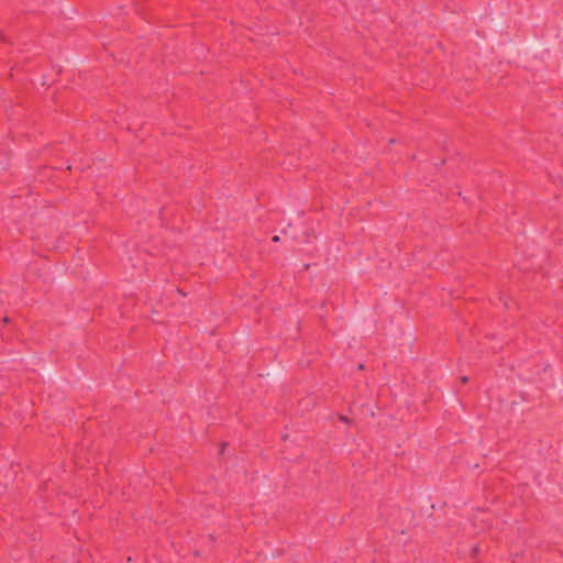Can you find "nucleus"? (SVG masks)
<instances>
[{
    "instance_id": "2",
    "label": "nucleus",
    "mask_w": 563,
    "mask_h": 563,
    "mask_svg": "<svg viewBox=\"0 0 563 563\" xmlns=\"http://www.w3.org/2000/svg\"><path fill=\"white\" fill-rule=\"evenodd\" d=\"M273 241H274V242L279 241V236L275 235V236L273 238Z\"/></svg>"
},
{
    "instance_id": "1",
    "label": "nucleus",
    "mask_w": 563,
    "mask_h": 563,
    "mask_svg": "<svg viewBox=\"0 0 563 563\" xmlns=\"http://www.w3.org/2000/svg\"><path fill=\"white\" fill-rule=\"evenodd\" d=\"M340 419H341L342 421H344V422H347V419H346V417H344V416H341V417H340Z\"/></svg>"
},
{
    "instance_id": "3",
    "label": "nucleus",
    "mask_w": 563,
    "mask_h": 563,
    "mask_svg": "<svg viewBox=\"0 0 563 563\" xmlns=\"http://www.w3.org/2000/svg\"><path fill=\"white\" fill-rule=\"evenodd\" d=\"M462 382H463V383H466V382H467V377H463V378H462Z\"/></svg>"
}]
</instances>
